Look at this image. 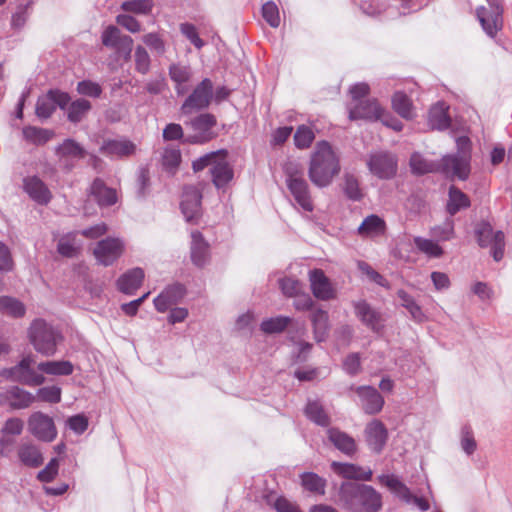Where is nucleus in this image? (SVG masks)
Masks as SVG:
<instances>
[{
  "mask_svg": "<svg viewBox=\"0 0 512 512\" xmlns=\"http://www.w3.org/2000/svg\"><path fill=\"white\" fill-rule=\"evenodd\" d=\"M35 401V396L18 387L12 386L0 392V405L9 406L12 409H25Z\"/></svg>",
  "mask_w": 512,
  "mask_h": 512,
  "instance_id": "13",
  "label": "nucleus"
},
{
  "mask_svg": "<svg viewBox=\"0 0 512 512\" xmlns=\"http://www.w3.org/2000/svg\"><path fill=\"white\" fill-rule=\"evenodd\" d=\"M429 125L432 129L437 130H444L449 127L450 118L448 116V106L445 103L439 102L430 109Z\"/></svg>",
  "mask_w": 512,
  "mask_h": 512,
  "instance_id": "32",
  "label": "nucleus"
},
{
  "mask_svg": "<svg viewBox=\"0 0 512 512\" xmlns=\"http://www.w3.org/2000/svg\"><path fill=\"white\" fill-rule=\"evenodd\" d=\"M344 189L346 195L353 200H359L362 197V193L359 187V182L353 175H346Z\"/></svg>",
  "mask_w": 512,
  "mask_h": 512,
  "instance_id": "64",
  "label": "nucleus"
},
{
  "mask_svg": "<svg viewBox=\"0 0 512 512\" xmlns=\"http://www.w3.org/2000/svg\"><path fill=\"white\" fill-rule=\"evenodd\" d=\"M309 281L311 291L315 298L323 301L336 298V290L323 270H311L309 272Z\"/></svg>",
  "mask_w": 512,
  "mask_h": 512,
  "instance_id": "12",
  "label": "nucleus"
},
{
  "mask_svg": "<svg viewBox=\"0 0 512 512\" xmlns=\"http://www.w3.org/2000/svg\"><path fill=\"white\" fill-rule=\"evenodd\" d=\"M314 139L313 130L305 125L299 126L294 134V143L299 149L309 148Z\"/></svg>",
  "mask_w": 512,
  "mask_h": 512,
  "instance_id": "53",
  "label": "nucleus"
},
{
  "mask_svg": "<svg viewBox=\"0 0 512 512\" xmlns=\"http://www.w3.org/2000/svg\"><path fill=\"white\" fill-rule=\"evenodd\" d=\"M212 182L217 189H224L234 177V171L227 161V156H219L210 168Z\"/></svg>",
  "mask_w": 512,
  "mask_h": 512,
  "instance_id": "20",
  "label": "nucleus"
},
{
  "mask_svg": "<svg viewBox=\"0 0 512 512\" xmlns=\"http://www.w3.org/2000/svg\"><path fill=\"white\" fill-rule=\"evenodd\" d=\"M81 245L77 240V233L71 232L59 239L57 250L62 256L73 257L78 253Z\"/></svg>",
  "mask_w": 512,
  "mask_h": 512,
  "instance_id": "38",
  "label": "nucleus"
},
{
  "mask_svg": "<svg viewBox=\"0 0 512 512\" xmlns=\"http://www.w3.org/2000/svg\"><path fill=\"white\" fill-rule=\"evenodd\" d=\"M56 153L60 162L69 169L74 166L73 161L80 160L86 155L85 149L73 139H66L57 147Z\"/></svg>",
  "mask_w": 512,
  "mask_h": 512,
  "instance_id": "21",
  "label": "nucleus"
},
{
  "mask_svg": "<svg viewBox=\"0 0 512 512\" xmlns=\"http://www.w3.org/2000/svg\"><path fill=\"white\" fill-rule=\"evenodd\" d=\"M29 431L39 440L51 442L57 431L53 419L42 412L33 413L28 420Z\"/></svg>",
  "mask_w": 512,
  "mask_h": 512,
  "instance_id": "11",
  "label": "nucleus"
},
{
  "mask_svg": "<svg viewBox=\"0 0 512 512\" xmlns=\"http://www.w3.org/2000/svg\"><path fill=\"white\" fill-rule=\"evenodd\" d=\"M362 485L345 482L342 483L339 489V498L344 505L352 507L354 502L358 499V493Z\"/></svg>",
  "mask_w": 512,
  "mask_h": 512,
  "instance_id": "48",
  "label": "nucleus"
},
{
  "mask_svg": "<svg viewBox=\"0 0 512 512\" xmlns=\"http://www.w3.org/2000/svg\"><path fill=\"white\" fill-rule=\"evenodd\" d=\"M356 316L360 321L374 332L382 328V318L379 312L373 309L366 301L361 300L353 304Z\"/></svg>",
  "mask_w": 512,
  "mask_h": 512,
  "instance_id": "22",
  "label": "nucleus"
},
{
  "mask_svg": "<svg viewBox=\"0 0 512 512\" xmlns=\"http://www.w3.org/2000/svg\"><path fill=\"white\" fill-rule=\"evenodd\" d=\"M142 41L157 56H162L166 52L165 41L158 33L145 34Z\"/></svg>",
  "mask_w": 512,
  "mask_h": 512,
  "instance_id": "55",
  "label": "nucleus"
},
{
  "mask_svg": "<svg viewBox=\"0 0 512 512\" xmlns=\"http://www.w3.org/2000/svg\"><path fill=\"white\" fill-rule=\"evenodd\" d=\"M219 156H228L227 150L220 149L217 151L207 153L206 155L200 157L199 159L194 161V172L203 170L208 166H210V168L213 167L214 162Z\"/></svg>",
  "mask_w": 512,
  "mask_h": 512,
  "instance_id": "58",
  "label": "nucleus"
},
{
  "mask_svg": "<svg viewBox=\"0 0 512 512\" xmlns=\"http://www.w3.org/2000/svg\"><path fill=\"white\" fill-rule=\"evenodd\" d=\"M305 414L317 425L328 426L330 423L329 416L318 401H309L305 408Z\"/></svg>",
  "mask_w": 512,
  "mask_h": 512,
  "instance_id": "41",
  "label": "nucleus"
},
{
  "mask_svg": "<svg viewBox=\"0 0 512 512\" xmlns=\"http://www.w3.org/2000/svg\"><path fill=\"white\" fill-rule=\"evenodd\" d=\"M21 462L29 467H38L43 463V457L39 449L32 444H22L18 450Z\"/></svg>",
  "mask_w": 512,
  "mask_h": 512,
  "instance_id": "35",
  "label": "nucleus"
},
{
  "mask_svg": "<svg viewBox=\"0 0 512 512\" xmlns=\"http://www.w3.org/2000/svg\"><path fill=\"white\" fill-rule=\"evenodd\" d=\"M0 312L14 318H19L24 316L25 306L15 298L2 296L0 297Z\"/></svg>",
  "mask_w": 512,
  "mask_h": 512,
  "instance_id": "40",
  "label": "nucleus"
},
{
  "mask_svg": "<svg viewBox=\"0 0 512 512\" xmlns=\"http://www.w3.org/2000/svg\"><path fill=\"white\" fill-rule=\"evenodd\" d=\"M135 70L141 74H147L150 70L151 59L147 50L138 45L134 51Z\"/></svg>",
  "mask_w": 512,
  "mask_h": 512,
  "instance_id": "54",
  "label": "nucleus"
},
{
  "mask_svg": "<svg viewBox=\"0 0 512 512\" xmlns=\"http://www.w3.org/2000/svg\"><path fill=\"white\" fill-rule=\"evenodd\" d=\"M356 512H377L382 507L381 495L371 486L362 485L358 493Z\"/></svg>",
  "mask_w": 512,
  "mask_h": 512,
  "instance_id": "24",
  "label": "nucleus"
},
{
  "mask_svg": "<svg viewBox=\"0 0 512 512\" xmlns=\"http://www.w3.org/2000/svg\"><path fill=\"white\" fill-rule=\"evenodd\" d=\"M332 470L339 476L346 479L369 481L373 472L368 467L358 466L352 463L332 462Z\"/></svg>",
  "mask_w": 512,
  "mask_h": 512,
  "instance_id": "23",
  "label": "nucleus"
},
{
  "mask_svg": "<svg viewBox=\"0 0 512 512\" xmlns=\"http://www.w3.org/2000/svg\"><path fill=\"white\" fill-rule=\"evenodd\" d=\"M23 136L27 141L40 145L49 141L53 136V132L44 128L27 126L23 129Z\"/></svg>",
  "mask_w": 512,
  "mask_h": 512,
  "instance_id": "43",
  "label": "nucleus"
},
{
  "mask_svg": "<svg viewBox=\"0 0 512 512\" xmlns=\"http://www.w3.org/2000/svg\"><path fill=\"white\" fill-rule=\"evenodd\" d=\"M26 362L25 357L14 367L3 369L0 375L8 380L21 383V378L24 376V368Z\"/></svg>",
  "mask_w": 512,
  "mask_h": 512,
  "instance_id": "62",
  "label": "nucleus"
},
{
  "mask_svg": "<svg viewBox=\"0 0 512 512\" xmlns=\"http://www.w3.org/2000/svg\"><path fill=\"white\" fill-rule=\"evenodd\" d=\"M37 368L42 373L53 376H68L74 370L73 364L67 360L41 362Z\"/></svg>",
  "mask_w": 512,
  "mask_h": 512,
  "instance_id": "33",
  "label": "nucleus"
},
{
  "mask_svg": "<svg viewBox=\"0 0 512 512\" xmlns=\"http://www.w3.org/2000/svg\"><path fill=\"white\" fill-rule=\"evenodd\" d=\"M217 123L216 117L210 113L200 114L194 118V144H203L216 137L213 131Z\"/></svg>",
  "mask_w": 512,
  "mask_h": 512,
  "instance_id": "17",
  "label": "nucleus"
},
{
  "mask_svg": "<svg viewBox=\"0 0 512 512\" xmlns=\"http://www.w3.org/2000/svg\"><path fill=\"white\" fill-rule=\"evenodd\" d=\"M28 337L34 349L46 357L54 356L63 340L61 332L43 319H35L31 323Z\"/></svg>",
  "mask_w": 512,
  "mask_h": 512,
  "instance_id": "2",
  "label": "nucleus"
},
{
  "mask_svg": "<svg viewBox=\"0 0 512 512\" xmlns=\"http://www.w3.org/2000/svg\"><path fill=\"white\" fill-rule=\"evenodd\" d=\"M491 253L495 261H500L504 256L505 235L502 231H496L491 243Z\"/></svg>",
  "mask_w": 512,
  "mask_h": 512,
  "instance_id": "63",
  "label": "nucleus"
},
{
  "mask_svg": "<svg viewBox=\"0 0 512 512\" xmlns=\"http://www.w3.org/2000/svg\"><path fill=\"white\" fill-rule=\"evenodd\" d=\"M213 101V83L205 78L194 88V108H207Z\"/></svg>",
  "mask_w": 512,
  "mask_h": 512,
  "instance_id": "30",
  "label": "nucleus"
},
{
  "mask_svg": "<svg viewBox=\"0 0 512 512\" xmlns=\"http://www.w3.org/2000/svg\"><path fill=\"white\" fill-rule=\"evenodd\" d=\"M90 193L100 206H111L117 202L116 190L107 187L101 179L93 181Z\"/></svg>",
  "mask_w": 512,
  "mask_h": 512,
  "instance_id": "28",
  "label": "nucleus"
},
{
  "mask_svg": "<svg viewBox=\"0 0 512 512\" xmlns=\"http://www.w3.org/2000/svg\"><path fill=\"white\" fill-rule=\"evenodd\" d=\"M25 362L24 376L21 378V383L32 387L42 385L45 382V377L31 367L34 363L33 357L26 356Z\"/></svg>",
  "mask_w": 512,
  "mask_h": 512,
  "instance_id": "45",
  "label": "nucleus"
},
{
  "mask_svg": "<svg viewBox=\"0 0 512 512\" xmlns=\"http://www.w3.org/2000/svg\"><path fill=\"white\" fill-rule=\"evenodd\" d=\"M383 115V108L376 99H367L357 102L349 108V119H364L377 121Z\"/></svg>",
  "mask_w": 512,
  "mask_h": 512,
  "instance_id": "14",
  "label": "nucleus"
},
{
  "mask_svg": "<svg viewBox=\"0 0 512 512\" xmlns=\"http://www.w3.org/2000/svg\"><path fill=\"white\" fill-rule=\"evenodd\" d=\"M392 108L402 118L412 120L415 116V107L411 98L405 93L397 91L392 97Z\"/></svg>",
  "mask_w": 512,
  "mask_h": 512,
  "instance_id": "29",
  "label": "nucleus"
},
{
  "mask_svg": "<svg viewBox=\"0 0 512 512\" xmlns=\"http://www.w3.org/2000/svg\"><path fill=\"white\" fill-rule=\"evenodd\" d=\"M137 146L127 138L110 139L103 142L100 151L111 158H126L136 153Z\"/></svg>",
  "mask_w": 512,
  "mask_h": 512,
  "instance_id": "15",
  "label": "nucleus"
},
{
  "mask_svg": "<svg viewBox=\"0 0 512 512\" xmlns=\"http://www.w3.org/2000/svg\"><path fill=\"white\" fill-rule=\"evenodd\" d=\"M328 437L334 446L343 453L351 455L356 451L355 440L348 434L336 428H331L328 430Z\"/></svg>",
  "mask_w": 512,
  "mask_h": 512,
  "instance_id": "31",
  "label": "nucleus"
},
{
  "mask_svg": "<svg viewBox=\"0 0 512 512\" xmlns=\"http://www.w3.org/2000/svg\"><path fill=\"white\" fill-rule=\"evenodd\" d=\"M77 91L81 95L98 98L102 93V88L96 82L83 80L77 84Z\"/></svg>",
  "mask_w": 512,
  "mask_h": 512,
  "instance_id": "60",
  "label": "nucleus"
},
{
  "mask_svg": "<svg viewBox=\"0 0 512 512\" xmlns=\"http://www.w3.org/2000/svg\"><path fill=\"white\" fill-rule=\"evenodd\" d=\"M397 295L401 301V305L409 311L413 319L417 321L424 319V313L411 295L404 290H399Z\"/></svg>",
  "mask_w": 512,
  "mask_h": 512,
  "instance_id": "51",
  "label": "nucleus"
},
{
  "mask_svg": "<svg viewBox=\"0 0 512 512\" xmlns=\"http://www.w3.org/2000/svg\"><path fill=\"white\" fill-rule=\"evenodd\" d=\"M387 226L381 217L378 215L367 216L358 227V234L362 237L374 238L384 235Z\"/></svg>",
  "mask_w": 512,
  "mask_h": 512,
  "instance_id": "27",
  "label": "nucleus"
},
{
  "mask_svg": "<svg viewBox=\"0 0 512 512\" xmlns=\"http://www.w3.org/2000/svg\"><path fill=\"white\" fill-rule=\"evenodd\" d=\"M310 318L314 328L315 339L319 342L323 341L329 329V316L327 311L322 309H316L312 312Z\"/></svg>",
  "mask_w": 512,
  "mask_h": 512,
  "instance_id": "36",
  "label": "nucleus"
},
{
  "mask_svg": "<svg viewBox=\"0 0 512 512\" xmlns=\"http://www.w3.org/2000/svg\"><path fill=\"white\" fill-rule=\"evenodd\" d=\"M302 487L314 494L324 495L326 488V479L314 472H304L300 475Z\"/></svg>",
  "mask_w": 512,
  "mask_h": 512,
  "instance_id": "34",
  "label": "nucleus"
},
{
  "mask_svg": "<svg viewBox=\"0 0 512 512\" xmlns=\"http://www.w3.org/2000/svg\"><path fill=\"white\" fill-rule=\"evenodd\" d=\"M143 269L136 267L126 271L117 280V288L124 294H133L142 284L144 279Z\"/></svg>",
  "mask_w": 512,
  "mask_h": 512,
  "instance_id": "26",
  "label": "nucleus"
},
{
  "mask_svg": "<svg viewBox=\"0 0 512 512\" xmlns=\"http://www.w3.org/2000/svg\"><path fill=\"white\" fill-rule=\"evenodd\" d=\"M25 192L38 204H47L52 195L50 190L38 177H27L24 179Z\"/></svg>",
  "mask_w": 512,
  "mask_h": 512,
  "instance_id": "25",
  "label": "nucleus"
},
{
  "mask_svg": "<svg viewBox=\"0 0 512 512\" xmlns=\"http://www.w3.org/2000/svg\"><path fill=\"white\" fill-rule=\"evenodd\" d=\"M414 244L420 252L430 258H439L444 254L442 247L433 240L423 237H415Z\"/></svg>",
  "mask_w": 512,
  "mask_h": 512,
  "instance_id": "44",
  "label": "nucleus"
},
{
  "mask_svg": "<svg viewBox=\"0 0 512 512\" xmlns=\"http://www.w3.org/2000/svg\"><path fill=\"white\" fill-rule=\"evenodd\" d=\"M339 157L327 141L316 143L309 160L308 177L313 185L324 188L329 186L340 173Z\"/></svg>",
  "mask_w": 512,
  "mask_h": 512,
  "instance_id": "1",
  "label": "nucleus"
},
{
  "mask_svg": "<svg viewBox=\"0 0 512 512\" xmlns=\"http://www.w3.org/2000/svg\"><path fill=\"white\" fill-rule=\"evenodd\" d=\"M367 166L374 176L387 180L396 175L398 159L392 153L380 151L369 156Z\"/></svg>",
  "mask_w": 512,
  "mask_h": 512,
  "instance_id": "5",
  "label": "nucleus"
},
{
  "mask_svg": "<svg viewBox=\"0 0 512 512\" xmlns=\"http://www.w3.org/2000/svg\"><path fill=\"white\" fill-rule=\"evenodd\" d=\"M170 76L172 80L176 83V89L178 94L182 95L186 93L188 89L187 82L190 77L189 70L185 67L173 65L170 68Z\"/></svg>",
  "mask_w": 512,
  "mask_h": 512,
  "instance_id": "47",
  "label": "nucleus"
},
{
  "mask_svg": "<svg viewBox=\"0 0 512 512\" xmlns=\"http://www.w3.org/2000/svg\"><path fill=\"white\" fill-rule=\"evenodd\" d=\"M36 399L52 404L59 403L61 401V388L54 385L42 387L37 391Z\"/></svg>",
  "mask_w": 512,
  "mask_h": 512,
  "instance_id": "56",
  "label": "nucleus"
},
{
  "mask_svg": "<svg viewBox=\"0 0 512 512\" xmlns=\"http://www.w3.org/2000/svg\"><path fill=\"white\" fill-rule=\"evenodd\" d=\"M290 323V317L278 316L264 320L261 323V330L267 334L280 333L284 331Z\"/></svg>",
  "mask_w": 512,
  "mask_h": 512,
  "instance_id": "50",
  "label": "nucleus"
},
{
  "mask_svg": "<svg viewBox=\"0 0 512 512\" xmlns=\"http://www.w3.org/2000/svg\"><path fill=\"white\" fill-rule=\"evenodd\" d=\"M286 185L295 202L307 212L314 210V203L309 185L303 177V172L298 163L288 162L284 166Z\"/></svg>",
  "mask_w": 512,
  "mask_h": 512,
  "instance_id": "3",
  "label": "nucleus"
},
{
  "mask_svg": "<svg viewBox=\"0 0 512 512\" xmlns=\"http://www.w3.org/2000/svg\"><path fill=\"white\" fill-rule=\"evenodd\" d=\"M458 152L456 155H447L442 158L441 171L447 176L466 180L470 173L471 142L466 136L456 140Z\"/></svg>",
  "mask_w": 512,
  "mask_h": 512,
  "instance_id": "4",
  "label": "nucleus"
},
{
  "mask_svg": "<svg viewBox=\"0 0 512 512\" xmlns=\"http://www.w3.org/2000/svg\"><path fill=\"white\" fill-rule=\"evenodd\" d=\"M185 295L186 290L183 285L179 283L170 285L154 299L155 309L163 313L179 303Z\"/></svg>",
  "mask_w": 512,
  "mask_h": 512,
  "instance_id": "18",
  "label": "nucleus"
},
{
  "mask_svg": "<svg viewBox=\"0 0 512 512\" xmlns=\"http://www.w3.org/2000/svg\"><path fill=\"white\" fill-rule=\"evenodd\" d=\"M194 265L202 267L210 259L209 246L202 238L201 234L194 233Z\"/></svg>",
  "mask_w": 512,
  "mask_h": 512,
  "instance_id": "42",
  "label": "nucleus"
},
{
  "mask_svg": "<svg viewBox=\"0 0 512 512\" xmlns=\"http://www.w3.org/2000/svg\"><path fill=\"white\" fill-rule=\"evenodd\" d=\"M101 40L104 46L115 49L126 60L131 57L133 39L123 35L116 26L106 27L101 34Z\"/></svg>",
  "mask_w": 512,
  "mask_h": 512,
  "instance_id": "7",
  "label": "nucleus"
},
{
  "mask_svg": "<svg viewBox=\"0 0 512 512\" xmlns=\"http://www.w3.org/2000/svg\"><path fill=\"white\" fill-rule=\"evenodd\" d=\"M280 288L287 297L298 296L303 290V284L294 278L285 277L280 280Z\"/></svg>",
  "mask_w": 512,
  "mask_h": 512,
  "instance_id": "59",
  "label": "nucleus"
},
{
  "mask_svg": "<svg viewBox=\"0 0 512 512\" xmlns=\"http://www.w3.org/2000/svg\"><path fill=\"white\" fill-rule=\"evenodd\" d=\"M503 9L498 3H490L488 7L477 9V17L482 28L490 37H494L503 26Z\"/></svg>",
  "mask_w": 512,
  "mask_h": 512,
  "instance_id": "8",
  "label": "nucleus"
},
{
  "mask_svg": "<svg viewBox=\"0 0 512 512\" xmlns=\"http://www.w3.org/2000/svg\"><path fill=\"white\" fill-rule=\"evenodd\" d=\"M153 3L151 0H128L121 4L125 12L146 15L151 12Z\"/></svg>",
  "mask_w": 512,
  "mask_h": 512,
  "instance_id": "52",
  "label": "nucleus"
},
{
  "mask_svg": "<svg viewBox=\"0 0 512 512\" xmlns=\"http://www.w3.org/2000/svg\"><path fill=\"white\" fill-rule=\"evenodd\" d=\"M123 250L124 244L119 238L108 237L97 243L93 253L100 264L109 266L122 255Z\"/></svg>",
  "mask_w": 512,
  "mask_h": 512,
  "instance_id": "10",
  "label": "nucleus"
},
{
  "mask_svg": "<svg viewBox=\"0 0 512 512\" xmlns=\"http://www.w3.org/2000/svg\"><path fill=\"white\" fill-rule=\"evenodd\" d=\"M262 16L271 27L277 28L280 25L279 9L274 2H266L262 6Z\"/></svg>",
  "mask_w": 512,
  "mask_h": 512,
  "instance_id": "57",
  "label": "nucleus"
},
{
  "mask_svg": "<svg viewBox=\"0 0 512 512\" xmlns=\"http://www.w3.org/2000/svg\"><path fill=\"white\" fill-rule=\"evenodd\" d=\"M470 206L468 196L455 186L449 189V201L447 203V211L450 215H455L460 209Z\"/></svg>",
  "mask_w": 512,
  "mask_h": 512,
  "instance_id": "37",
  "label": "nucleus"
},
{
  "mask_svg": "<svg viewBox=\"0 0 512 512\" xmlns=\"http://www.w3.org/2000/svg\"><path fill=\"white\" fill-rule=\"evenodd\" d=\"M91 109V103L83 98L71 102L67 108V118L70 122H80Z\"/></svg>",
  "mask_w": 512,
  "mask_h": 512,
  "instance_id": "39",
  "label": "nucleus"
},
{
  "mask_svg": "<svg viewBox=\"0 0 512 512\" xmlns=\"http://www.w3.org/2000/svg\"><path fill=\"white\" fill-rule=\"evenodd\" d=\"M378 480L402 501L406 503L413 502L422 511H427L430 508V504L425 498L414 496L410 489L395 475H381Z\"/></svg>",
  "mask_w": 512,
  "mask_h": 512,
  "instance_id": "6",
  "label": "nucleus"
},
{
  "mask_svg": "<svg viewBox=\"0 0 512 512\" xmlns=\"http://www.w3.org/2000/svg\"><path fill=\"white\" fill-rule=\"evenodd\" d=\"M181 162V152L178 147L168 145L162 155V164L164 168L174 173Z\"/></svg>",
  "mask_w": 512,
  "mask_h": 512,
  "instance_id": "46",
  "label": "nucleus"
},
{
  "mask_svg": "<svg viewBox=\"0 0 512 512\" xmlns=\"http://www.w3.org/2000/svg\"><path fill=\"white\" fill-rule=\"evenodd\" d=\"M410 167L412 172L418 175L430 173L434 171H441V164L435 165L434 163L427 162L420 154L414 153L410 158Z\"/></svg>",
  "mask_w": 512,
  "mask_h": 512,
  "instance_id": "49",
  "label": "nucleus"
},
{
  "mask_svg": "<svg viewBox=\"0 0 512 512\" xmlns=\"http://www.w3.org/2000/svg\"><path fill=\"white\" fill-rule=\"evenodd\" d=\"M116 22L130 33H138L142 30L140 22L127 13L118 14L116 16Z\"/></svg>",
  "mask_w": 512,
  "mask_h": 512,
  "instance_id": "61",
  "label": "nucleus"
},
{
  "mask_svg": "<svg viewBox=\"0 0 512 512\" xmlns=\"http://www.w3.org/2000/svg\"><path fill=\"white\" fill-rule=\"evenodd\" d=\"M356 393L361 399V405L365 413L374 415L382 410L384 398L374 387L359 386Z\"/></svg>",
  "mask_w": 512,
  "mask_h": 512,
  "instance_id": "19",
  "label": "nucleus"
},
{
  "mask_svg": "<svg viewBox=\"0 0 512 512\" xmlns=\"http://www.w3.org/2000/svg\"><path fill=\"white\" fill-rule=\"evenodd\" d=\"M364 433L370 449L375 453H380L388 439L385 425L380 420L374 419L366 425Z\"/></svg>",
  "mask_w": 512,
  "mask_h": 512,
  "instance_id": "16",
  "label": "nucleus"
},
{
  "mask_svg": "<svg viewBox=\"0 0 512 512\" xmlns=\"http://www.w3.org/2000/svg\"><path fill=\"white\" fill-rule=\"evenodd\" d=\"M70 102V96L59 90H50L47 94L38 98L36 104V115L39 118H49L56 107L59 106L61 109H65Z\"/></svg>",
  "mask_w": 512,
  "mask_h": 512,
  "instance_id": "9",
  "label": "nucleus"
}]
</instances>
